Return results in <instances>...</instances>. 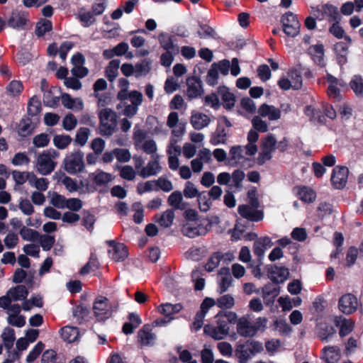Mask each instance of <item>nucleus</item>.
Returning a JSON list of instances; mask_svg holds the SVG:
<instances>
[{"label":"nucleus","mask_w":363,"mask_h":363,"mask_svg":"<svg viewBox=\"0 0 363 363\" xmlns=\"http://www.w3.org/2000/svg\"><path fill=\"white\" fill-rule=\"evenodd\" d=\"M216 325H205L204 333L215 340H223L229 334V324L236 322L237 315L232 311H221L216 315Z\"/></svg>","instance_id":"f257e3e1"},{"label":"nucleus","mask_w":363,"mask_h":363,"mask_svg":"<svg viewBox=\"0 0 363 363\" xmlns=\"http://www.w3.org/2000/svg\"><path fill=\"white\" fill-rule=\"evenodd\" d=\"M99 133L104 136L112 135L117 128V114L111 108H104L99 113Z\"/></svg>","instance_id":"f03ea898"},{"label":"nucleus","mask_w":363,"mask_h":363,"mask_svg":"<svg viewBox=\"0 0 363 363\" xmlns=\"http://www.w3.org/2000/svg\"><path fill=\"white\" fill-rule=\"evenodd\" d=\"M60 155L55 150L50 149L40 154L36 160L35 168L42 175L50 174L55 168V160Z\"/></svg>","instance_id":"7ed1b4c3"},{"label":"nucleus","mask_w":363,"mask_h":363,"mask_svg":"<svg viewBox=\"0 0 363 363\" xmlns=\"http://www.w3.org/2000/svg\"><path fill=\"white\" fill-rule=\"evenodd\" d=\"M64 169L69 174H76L84 171L85 164L84 153L81 150H75L66 155L63 160Z\"/></svg>","instance_id":"20e7f679"},{"label":"nucleus","mask_w":363,"mask_h":363,"mask_svg":"<svg viewBox=\"0 0 363 363\" xmlns=\"http://www.w3.org/2000/svg\"><path fill=\"white\" fill-rule=\"evenodd\" d=\"M28 295L27 288L23 285H18L9 289L6 295L0 297V308H6L12 306V301L26 300Z\"/></svg>","instance_id":"39448f33"},{"label":"nucleus","mask_w":363,"mask_h":363,"mask_svg":"<svg viewBox=\"0 0 363 363\" xmlns=\"http://www.w3.org/2000/svg\"><path fill=\"white\" fill-rule=\"evenodd\" d=\"M93 311L96 318L103 321L111 316L113 310L106 297L99 296L94 302Z\"/></svg>","instance_id":"423d86ee"},{"label":"nucleus","mask_w":363,"mask_h":363,"mask_svg":"<svg viewBox=\"0 0 363 363\" xmlns=\"http://www.w3.org/2000/svg\"><path fill=\"white\" fill-rule=\"evenodd\" d=\"M277 140L272 135H267L262 139L261 152L258 157V163L264 164L265 162L270 160L272 157V152L276 149Z\"/></svg>","instance_id":"0eeeda50"},{"label":"nucleus","mask_w":363,"mask_h":363,"mask_svg":"<svg viewBox=\"0 0 363 363\" xmlns=\"http://www.w3.org/2000/svg\"><path fill=\"white\" fill-rule=\"evenodd\" d=\"M284 32L289 37H295L299 33L301 24L296 15L287 12L281 18Z\"/></svg>","instance_id":"6e6552de"},{"label":"nucleus","mask_w":363,"mask_h":363,"mask_svg":"<svg viewBox=\"0 0 363 363\" xmlns=\"http://www.w3.org/2000/svg\"><path fill=\"white\" fill-rule=\"evenodd\" d=\"M211 228V225H204L201 223L195 221H189L184 224L182 228V232L184 235L191 238L196 236L206 235Z\"/></svg>","instance_id":"1a4fd4ad"},{"label":"nucleus","mask_w":363,"mask_h":363,"mask_svg":"<svg viewBox=\"0 0 363 363\" xmlns=\"http://www.w3.org/2000/svg\"><path fill=\"white\" fill-rule=\"evenodd\" d=\"M8 314L7 323L12 326L22 328L26 324V318L21 315V307L18 303H13L12 306L4 308Z\"/></svg>","instance_id":"9d476101"},{"label":"nucleus","mask_w":363,"mask_h":363,"mask_svg":"<svg viewBox=\"0 0 363 363\" xmlns=\"http://www.w3.org/2000/svg\"><path fill=\"white\" fill-rule=\"evenodd\" d=\"M359 301L357 297L352 294L342 296L338 302V307L341 312L350 315L357 311Z\"/></svg>","instance_id":"9b49d317"},{"label":"nucleus","mask_w":363,"mask_h":363,"mask_svg":"<svg viewBox=\"0 0 363 363\" xmlns=\"http://www.w3.org/2000/svg\"><path fill=\"white\" fill-rule=\"evenodd\" d=\"M182 306L180 303L172 304V303H163L157 307V311L163 315L165 318H167V320H156L155 323L156 325H160L161 323H169L174 318V315L178 313L182 309Z\"/></svg>","instance_id":"f8f14e48"},{"label":"nucleus","mask_w":363,"mask_h":363,"mask_svg":"<svg viewBox=\"0 0 363 363\" xmlns=\"http://www.w3.org/2000/svg\"><path fill=\"white\" fill-rule=\"evenodd\" d=\"M349 169L345 166L335 167L331 175V182L333 186L337 189H343L347 182Z\"/></svg>","instance_id":"ddd939ff"},{"label":"nucleus","mask_w":363,"mask_h":363,"mask_svg":"<svg viewBox=\"0 0 363 363\" xmlns=\"http://www.w3.org/2000/svg\"><path fill=\"white\" fill-rule=\"evenodd\" d=\"M238 211L242 218L252 222L260 221L264 218L263 211L258 210V208L249 205H240Z\"/></svg>","instance_id":"4468645a"},{"label":"nucleus","mask_w":363,"mask_h":363,"mask_svg":"<svg viewBox=\"0 0 363 363\" xmlns=\"http://www.w3.org/2000/svg\"><path fill=\"white\" fill-rule=\"evenodd\" d=\"M186 94L189 99L198 98L203 94L202 82L197 77H188L186 79Z\"/></svg>","instance_id":"2eb2a0df"},{"label":"nucleus","mask_w":363,"mask_h":363,"mask_svg":"<svg viewBox=\"0 0 363 363\" xmlns=\"http://www.w3.org/2000/svg\"><path fill=\"white\" fill-rule=\"evenodd\" d=\"M28 21V13L26 11L16 9L12 11L6 23L8 26L12 28L21 30L25 28Z\"/></svg>","instance_id":"dca6fc26"},{"label":"nucleus","mask_w":363,"mask_h":363,"mask_svg":"<svg viewBox=\"0 0 363 363\" xmlns=\"http://www.w3.org/2000/svg\"><path fill=\"white\" fill-rule=\"evenodd\" d=\"M267 269L268 277L274 283H282L289 277V269L284 267L274 264L267 266Z\"/></svg>","instance_id":"f3484780"},{"label":"nucleus","mask_w":363,"mask_h":363,"mask_svg":"<svg viewBox=\"0 0 363 363\" xmlns=\"http://www.w3.org/2000/svg\"><path fill=\"white\" fill-rule=\"evenodd\" d=\"M237 332L245 337H253L256 335L255 328L246 318L242 317L237 321Z\"/></svg>","instance_id":"a211bd4d"},{"label":"nucleus","mask_w":363,"mask_h":363,"mask_svg":"<svg viewBox=\"0 0 363 363\" xmlns=\"http://www.w3.org/2000/svg\"><path fill=\"white\" fill-rule=\"evenodd\" d=\"M233 278L228 267H223L218 272V292H225L231 286Z\"/></svg>","instance_id":"6ab92c4d"},{"label":"nucleus","mask_w":363,"mask_h":363,"mask_svg":"<svg viewBox=\"0 0 363 363\" xmlns=\"http://www.w3.org/2000/svg\"><path fill=\"white\" fill-rule=\"evenodd\" d=\"M258 114L269 121H277L281 118V110L267 104H262L258 108Z\"/></svg>","instance_id":"aec40b11"},{"label":"nucleus","mask_w":363,"mask_h":363,"mask_svg":"<svg viewBox=\"0 0 363 363\" xmlns=\"http://www.w3.org/2000/svg\"><path fill=\"white\" fill-rule=\"evenodd\" d=\"M62 104L67 109H72L75 111H80L84 109V102L81 98H72L67 93L61 95Z\"/></svg>","instance_id":"412c9836"},{"label":"nucleus","mask_w":363,"mask_h":363,"mask_svg":"<svg viewBox=\"0 0 363 363\" xmlns=\"http://www.w3.org/2000/svg\"><path fill=\"white\" fill-rule=\"evenodd\" d=\"M211 122V118L208 115L201 112L193 113L190 118L191 124L194 129L198 130L207 127Z\"/></svg>","instance_id":"4be33fe9"},{"label":"nucleus","mask_w":363,"mask_h":363,"mask_svg":"<svg viewBox=\"0 0 363 363\" xmlns=\"http://www.w3.org/2000/svg\"><path fill=\"white\" fill-rule=\"evenodd\" d=\"M315 14L316 18H323L325 16L330 18L331 21H337L339 19V13L337 8L331 4H324L321 9H317Z\"/></svg>","instance_id":"5701e85b"},{"label":"nucleus","mask_w":363,"mask_h":363,"mask_svg":"<svg viewBox=\"0 0 363 363\" xmlns=\"http://www.w3.org/2000/svg\"><path fill=\"white\" fill-rule=\"evenodd\" d=\"M272 246V242L269 237H262L257 239L253 245V252L261 260L265 250Z\"/></svg>","instance_id":"b1692460"},{"label":"nucleus","mask_w":363,"mask_h":363,"mask_svg":"<svg viewBox=\"0 0 363 363\" xmlns=\"http://www.w3.org/2000/svg\"><path fill=\"white\" fill-rule=\"evenodd\" d=\"M162 167L158 162V156L154 160L150 161L147 165L141 169L139 175L143 178H147L150 176L156 175L161 172Z\"/></svg>","instance_id":"393cba45"},{"label":"nucleus","mask_w":363,"mask_h":363,"mask_svg":"<svg viewBox=\"0 0 363 363\" xmlns=\"http://www.w3.org/2000/svg\"><path fill=\"white\" fill-rule=\"evenodd\" d=\"M340 358V350L336 346H327L323 349L322 359L327 363H337Z\"/></svg>","instance_id":"a878e982"},{"label":"nucleus","mask_w":363,"mask_h":363,"mask_svg":"<svg viewBox=\"0 0 363 363\" xmlns=\"http://www.w3.org/2000/svg\"><path fill=\"white\" fill-rule=\"evenodd\" d=\"M174 212L172 209H168L162 214L155 216V221L159 223L161 227L169 228L173 223L174 219Z\"/></svg>","instance_id":"bb28decb"},{"label":"nucleus","mask_w":363,"mask_h":363,"mask_svg":"<svg viewBox=\"0 0 363 363\" xmlns=\"http://www.w3.org/2000/svg\"><path fill=\"white\" fill-rule=\"evenodd\" d=\"M308 53L313 61L318 65L324 67V48L323 45H312L308 49Z\"/></svg>","instance_id":"cd10ccee"},{"label":"nucleus","mask_w":363,"mask_h":363,"mask_svg":"<svg viewBox=\"0 0 363 363\" xmlns=\"http://www.w3.org/2000/svg\"><path fill=\"white\" fill-rule=\"evenodd\" d=\"M138 336L139 342L144 346L152 345L155 340V335L147 326L139 330Z\"/></svg>","instance_id":"c85d7f7f"},{"label":"nucleus","mask_w":363,"mask_h":363,"mask_svg":"<svg viewBox=\"0 0 363 363\" xmlns=\"http://www.w3.org/2000/svg\"><path fill=\"white\" fill-rule=\"evenodd\" d=\"M228 139V133L225 129L218 125L216 130L212 133L210 143L213 145L225 144Z\"/></svg>","instance_id":"c756f323"},{"label":"nucleus","mask_w":363,"mask_h":363,"mask_svg":"<svg viewBox=\"0 0 363 363\" xmlns=\"http://www.w3.org/2000/svg\"><path fill=\"white\" fill-rule=\"evenodd\" d=\"M62 338L68 342L76 341L79 335V329L77 327L65 326L60 330Z\"/></svg>","instance_id":"7c9ffc66"},{"label":"nucleus","mask_w":363,"mask_h":363,"mask_svg":"<svg viewBox=\"0 0 363 363\" xmlns=\"http://www.w3.org/2000/svg\"><path fill=\"white\" fill-rule=\"evenodd\" d=\"M111 258L116 262L123 261L128 257V250L126 247L122 243H118L114 245V248L108 250Z\"/></svg>","instance_id":"2f4dec72"},{"label":"nucleus","mask_w":363,"mask_h":363,"mask_svg":"<svg viewBox=\"0 0 363 363\" xmlns=\"http://www.w3.org/2000/svg\"><path fill=\"white\" fill-rule=\"evenodd\" d=\"M34 128L31 118H22L18 125V133L22 137H26L33 133Z\"/></svg>","instance_id":"473e14b6"},{"label":"nucleus","mask_w":363,"mask_h":363,"mask_svg":"<svg viewBox=\"0 0 363 363\" xmlns=\"http://www.w3.org/2000/svg\"><path fill=\"white\" fill-rule=\"evenodd\" d=\"M218 93L224 102L223 106L227 109L232 108L235 102L234 94L230 93L225 86L219 88Z\"/></svg>","instance_id":"72a5a7b5"},{"label":"nucleus","mask_w":363,"mask_h":363,"mask_svg":"<svg viewBox=\"0 0 363 363\" xmlns=\"http://www.w3.org/2000/svg\"><path fill=\"white\" fill-rule=\"evenodd\" d=\"M120 63L121 62L119 60H112L106 67V77L109 82H113L118 75Z\"/></svg>","instance_id":"f704fd0d"},{"label":"nucleus","mask_w":363,"mask_h":363,"mask_svg":"<svg viewBox=\"0 0 363 363\" xmlns=\"http://www.w3.org/2000/svg\"><path fill=\"white\" fill-rule=\"evenodd\" d=\"M159 42L166 51H174V53L178 52L179 48L177 45L173 44L172 38L171 35L166 33H161L159 35Z\"/></svg>","instance_id":"c9c22d12"},{"label":"nucleus","mask_w":363,"mask_h":363,"mask_svg":"<svg viewBox=\"0 0 363 363\" xmlns=\"http://www.w3.org/2000/svg\"><path fill=\"white\" fill-rule=\"evenodd\" d=\"M152 60L144 59L135 65V77L147 75L151 70Z\"/></svg>","instance_id":"e433bc0d"},{"label":"nucleus","mask_w":363,"mask_h":363,"mask_svg":"<svg viewBox=\"0 0 363 363\" xmlns=\"http://www.w3.org/2000/svg\"><path fill=\"white\" fill-rule=\"evenodd\" d=\"M23 89V86L21 81L13 80L6 86V92L10 97H16L21 94Z\"/></svg>","instance_id":"4c0bfd02"},{"label":"nucleus","mask_w":363,"mask_h":363,"mask_svg":"<svg viewBox=\"0 0 363 363\" xmlns=\"http://www.w3.org/2000/svg\"><path fill=\"white\" fill-rule=\"evenodd\" d=\"M223 258V255L220 252H214L208 258L206 265L205 269L208 272H213L216 267H218L220 261Z\"/></svg>","instance_id":"58836bf2"},{"label":"nucleus","mask_w":363,"mask_h":363,"mask_svg":"<svg viewBox=\"0 0 363 363\" xmlns=\"http://www.w3.org/2000/svg\"><path fill=\"white\" fill-rule=\"evenodd\" d=\"M298 195L300 199L308 203L313 202L316 198L315 191L311 188L306 186L298 188Z\"/></svg>","instance_id":"ea45409f"},{"label":"nucleus","mask_w":363,"mask_h":363,"mask_svg":"<svg viewBox=\"0 0 363 363\" xmlns=\"http://www.w3.org/2000/svg\"><path fill=\"white\" fill-rule=\"evenodd\" d=\"M72 141V138L68 135H56L53 138L54 145L60 149L67 148Z\"/></svg>","instance_id":"a19ab883"},{"label":"nucleus","mask_w":363,"mask_h":363,"mask_svg":"<svg viewBox=\"0 0 363 363\" xmlns=\"http://www.w3.org/2000/svg\"><path fill=\"white\" fill-rule=\"evenodd\" d=\"M183 197L182 192L175 191L172 192L168 197V203L175 209H183L182 206Z\"/></svg>","instance_id":"79ce46f5"},{"label":"nucleus","mask_w":363,"mask_h":363,"mask_svg":"<svg viewBox=\"0 0 363 363\" xmlns=\"http://www.w3.org/2000/svg\"><path fill=\"white\" fill-rule=\"evenodd\" d=\"M94 182L99 186L108 184L112 180V175L109 173L97 170L92 174Z\"/></svg>","instance_id":"37998d69"},{"label":"nucleus","mask_w":363,"mask_h":363,"mask_svg":"<svg viewBox=\"0 0 363 363\" xmlns=\"http://www.w3.org/2000/svg\"><path fill=\"white\" fill-rule=\"evenodd\" d=\"M235 305V299L230 294H225L216 299V306L222 309H230Z\"/></svg>","instance_id":"c03bdc74"},{"label":"nucleus","mask_w":363,"mask_h":363,"mask_svg":"<svg viewBox=\"0 0 363 363\" xmlns=\"http://www.w3.org/2000/svg\"><path fill=\"white\" fill-rule=\"evenodd\" d=\"M19 234L24 240L30 242L38 240L39 233L24 225L20 230Z\"/></svg>","instance_id":"a18cd8bd"},{"label":"nucleus","mask_w":363,"mask_h":363,"mask_svg":"<svg viewBox=\"0 0 363 363\" xmlns=\"http://www.w3.org/2000/svg\"><path fill=\"white\" fill-rule=\"evenodd\" d=\"M2 340L4 341L5 347L9 350L12 347L13 342L15 340V332L14 330L6 327L4 328V332L1 335Z\"/></svg>","instance_id":"49530a36"},{"label":"nucleus","mask_w":363,"mask_h":363,"mask_svg":"<svg viewBox=\"0 0 363 363\" xmlns=\"http://www.w3.org/2000/svg\"><path fill=\"white\" fill-rule=\"evenodd\" d=\"M89 135L90 130L88 128H80L78 129L74 138L75 143L80 146H84L86 143Z\"/></svg>","instance_id":"de8ad7c7"},{"label":"nucleus","mask_w":363,"mask_h":363,"mask_svg":"<svg viewBox=\"0 0 363 363\" xmlns=\"http://www.w3.org/2000/svg\"><path fill=\"white\" fill-rule=\"evenodd\" d=\"M243 147L240 145L233 146L230 150V159L229 163L230 164H236L241 159L243 158L242 155Z\"/></svg>","instance_id":"09e8293b"},{"label":"nucleus","mask_w":363,"mask_h":363,"mask_svg":"<svg viewBox=\"0 0 363 363\" xmlns=\"http://www.w3.org/2000/svg\"><path fill=\"white\" fill-rule=\"evenodd\" d=\"M41 111V103L36 97H32L28 104V113L32 116H36Z\"/></svg>","instance_id":"8fccbe9b"},{"label":"nucleus","mask_w":363,"mask_h":363,"mask_svg":"<svg viewBox=\"0 0 363 363\" xmlns=\"http://www.w3.org/2000/svg\"><path fill=\"white\" fill-rule=\"evenodd\" d=\"M118 86L121 90L117 94V99L121 101H126L127 94L128 91L129 82L125 78H121L118 80Z\"/></svg>","instance_id":"3c124183"},{"label":"nucleus","mask_w":363,"mask_h":363,"mask_svg":"<svg viewBox=\"0 0 363 363\" xmlns=\"http://www.w3.org/2000/svg\"><path fill=\"white\" fill-rule=\"evenodd\" d=\"M99 262L97 258L92 255L89 261L81 269L79 273L82 275H86L91 271L99 269Z\"/></svg>","instance_id":"603ef678"},{"label":"nucleus","mask_w":363,"mask_h":363,"mask_svg":"<svg viewBox=\"0 0 363 363\" xmlns=\"http://www.w3.org/2000/svg\"><path fill=\"white\" fill-rule=\"evenodd\" d=\"M38 241L40 242L43 250L48 251L53 246V245L55 242V236H53V235H40L39 234Z\"/></svg>","instance_id":"864d4df0"},{"label":"nucleus","mask_w":363,"mask_h":363,"mask_svg":"<svg viewBox=\"0 0 363 363\" xmlns=\"http://www.w3.org/2000/svg\"><path fill=\"white\" fill-rule=\"evenodd\" d=\"M77 123V118L72 113H67L62 121V127L65 130L71 131L76 128Z\"/></svg>","instance_id":"5fc2aeb1"},{"label":"nucleus","mask_w":363,"mask_h":363,"mask_svg":"<svg viewBox=\"0 0 363 363\" xmlns=\"http://www.w3.org/2000/svg\"><path fill=\"white\" fill-rule=\"evenodd\" d=\"M120 169V177L123 179L133 181L135 179L136 176V172L134 170L133 167L130 165H125L119 167Z\"/></svg>","instance_id":"6e6d98bb"},{"label":"nucleus","mask_w":363,"mask_h":363,"mask_svg":"<svg viewBox=\"0 0 363 363\" xmlns=\"http://www.w3.org/2000/svg\"><path fill=\"white\" fill-rule=\"evenodd\" d=\"M123 107V115L127 117H133L138 111V107L133 105L128 104L125 101H121V104L117 106V108Z\"/></svg>","instance_id":"4d7b16f0"},{"label":"nucleus","mask_w":363,"mask_h":363,"mask_svg":"<svg viewBox=\"0 0 363 363\" xmlns=\"http://www.w3.org/2000/svg\"><path fill=\"white\" fill-rule=\"evenodd\" d=\"M289 76L291 78L292 83V88L294 89H298L302 86V77L301 72L297 69H291L289 73Z\"/></svg>","instance_id":"13d9d810"},{"label":"nucleus","mask_w":363,"mask_h":363,"mask_svg":"<svg viewBox=\"0 0 363 363\" xmlns=\"http://www.w3.org/2000/svg\"><path fill=\"white\" fill-rule=\"evenodd\" d=\"M67 199L56 192H53L50 196V203L57 208H65Z\"/></svg>","instance_id":"bf43d9fd"},{"label":"nucleus","mask_w":363,"mask_h":363,"mask_svg":"<svg viewBox=\"0 0 363 363\" xmlns=\"http://www.w3.org/2000/svg\"><path fill=\"white\" fill-rule=\"evenodd\" d=\"M218 72L217 70V63L211 65L210 69L208 72L206 77V82L209 85L214 86L218 84Z\"/></svg>","instance_id":"052dcab7"},{"label":"nucleus","mask_w":363,"mask_h":363,"mask_svg":"<svg viewBox=\"0 0 363 363\" xmlns=\"http://www.w3.org/2000/svg\"><path fill=\"white\" fill-rule=\"evenodd\" d=\"M183 194L186 198L191 199L198 197L201 193L199 192L198 189L191 182H187L185 184Z\"/></svg>","instance_id":"680f3d73"},{"label":"nucleus","mask_w":363,"mask_h":363,"mask_svg":"<svg viewBox=\"0 0 363 363\" xmlns=\"http://www.w3.org/2000/svg\"><path fill=\"white\" fill-rule=\"evenodd\" d=\"M44 348L45 345L42 342H39L27 356L26 362L28 363H32L34 362L43 352Z\"/></svg>","instance_id":"e2e57ef3"},{"label":"nucleus","mask_w":363,"mask_h":363,"mask_svg":"<svg viewBox=\"0 0 363 363\" xmlns=\"http://www.w3.org/2000/svg\"><path fill=\"white\" fill-rule=\"evenodd\" d=\"M274 328L281 334L286 335L292 331V328L284 320H277L274 323Z\"/></svg>","instance_id":"0e129e2a"},{"label":"nucleus","mask_w":363,"mask_h":363,"mask_svg":"<svg viewBox=\"0 0 363 363\" xmlns=\"http://www.w3.org/2000/svg\"><path fill=\"white\" fill-rule=\"evenodd\" d=\"M113 153L117 160L120 162H127L131 158V155L128 149L116 148Z\"/></svg>","instance_id":"69168bd1"},{"label":"nucleus","mask_w":363,"mask_h":363,"mask_svg":"<svg viewBox=\"0 0 363 363\" xmlns=\"http://www.w3.org/2000/svg\"><path fill=\"white\" fill-rule=\"evenodd\" d=\"M31 173L27 172L13 171L12 177L17 185H22L29 179Z\"/></svg>","instance_id":"338daca9"},{"label":"nucleus","mask_w":363,"mask_h":363,"mask_svg":"<svg viewBox=\"0 0 363 363\" xmlns=\"http://www.w3.org/2000/svg\"><path fill=\"white\" fill-rule=\"evenodd\" d=\"M350 86L357 95H363V79L361 77L355 76L350 82Z\"/></svg>","instance_id":"774afa93"}]
</instances>
